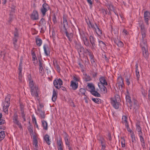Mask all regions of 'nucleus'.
I'll use <instances>...</instances> for the list:
<instances>
[{"mask_svg":"<svg viewBox=\"0 0 150 150\" xmlns=\"http://www.w3.org/2000/svg\"><path fill=\"white\" fill-rule=\"evenodd\" d=\"M14 37H17L18 38V30H17L16 28H15V30L14 33Z\"/></svg>","mask_w":150,"mask_h":150,"instance_id":"obj_53","label":"nucleus"},{"mask_svg":"<svg viewBox=\"0 0 150 150\" xmlns=\"http://www.w3.org/2000/svg\"><path fill=\"white\" fill-rule=\"evenodd\" d=\"M127 116H123L122 117V122L125 124V125H126V124H128V122L127 121Z\"/></svg>","mask_w":150,"mask_h":150,"instance_id":"obj_33","label":"nucleus"},{"mask_svg":"<svg viewBox=\"0 0 150 150\" xmlns=\"http://www.w3.org/2000/svg\"><path fill=\"white\" fill-rule=\"evenodd\" d=\"M57 96V92L54 89H53V90L52 96V100L53 102L56 101Z\"/></svg>","mask_w":150,"mask_h":150,"instance_id":"obj_20","label":"nucleus"},{"mask_svg":"<svg viewBox=\"0 0 150 150\" xmlns=\"http://www.w3.org/2000/svg\"><path fill=\"white\" fill-rule=\"evenodd\" d=\"M125 81L127 84H129L130 83V82L132 81V79L130 74H127L125 77Z\"/></svg>","mask_w":150,"mask_h":150,"instance_id":"obj_21","label":"nucleus"},{"mask_svg":"<svg viewBox=\"0 0 150 150\" xmlns=\"http://www.w3.org/2000/svg\"><path fill=\"white\" fill-rule=\"evenodd\" d=\"M95 26L96 27L95 28V29H94L93 30L95 31L96 33L99 36H100L102 35V31L100 29L98 28V26L97 24L95 23Z\"/></svg>","mask_w":150,"mask_h":150,"instance_id":"obj_22","label":"nucleus"},{"mask_svg":"<svg viewBox=\"0 0 150 150\" xmlns=\"http://www.w3.org/2000/svg\"><path fill=\"white\" fill-rule=\"evenodd\" d=\"M40 24H43L44 23H45V20L43 18H42L40 21Z\"/></svg>","mask_w":150,"mask_h":150,"instance_id":"obj_64","label":"nucleus"},{"mask_svg":"<svg viewBox=\"0 0 150 150\" xmlns=\"http://www.w3.org/2000/svg\"><path fill=\"white\" fill-rule=\"evenodd\" d=\"M132 106L133 105V112L135 114L139 112V105L138 101L135 99H132Z\"/></svg>","mask_w":150,"mask_h":150,"instance_id":"obj_6","label":"nucleus"},{"mask_svg":"<svg viewBox=\"0 0 150 150\" xmlns=\"http://www.w3.org/2000/svg\"><path fill=\"white\" fill-rule=\"evenodd\" d=\"M135 67H136V70H135V72H136V76L137 77V80H138L139 77H140V75L139 74V72L138 70V64L137 63H136V64L135 65Z\"/></svg>","mask_w":150,"mask_h":150,"instance_id":"obj_31","label":"nucleus"},{"mask_svg":"<svg viewBox=\"0 0 150 150\" xmlns=\"http://www.w3.org/2000/svg\"><path fill=\"white\" fill-rule=\"evenodd\" d=\"M116 84H124L123 79L121 75L117 78V83Z\"/></svg>","mask_w":150,"mask_h":150,"instance_id":"obj_27","label":"nucleus"},{"mask_svg":"<svg viewBox=\"0 0 150 150\" xmlns=\"http://www.w3.org/2000/svg\"><path fill=\"white\" fill-rule=\"evenodd\" d=\"M21 117L22 118L25 117V114L24 113V111L22 109H21Z\"/></svg>","mask_w":150,"mask_h":150,"instance_id":"obj_61","label":"nucleus"},{"mask_svg":"<svg viewBox=\"0 0 150 150\" xmlns=\"http://www.w3.org/2000/svg\"><path fill=\"white\" fill-rule=\"evenodd\" d=\"M74 42L75 44V47L77 50L83 47L80 42H77L76 41Z\"/></svg>","mask_w":150,"mask_h":150,"instance_id":"obj_32","label":"nucleus"},{"mask_svg":"<svg viewBox=\"0 0 150 150\" xmlns=\"http://www.w3.org/2000/svg\"><path fill=\"white\" fill-rule=\"evenodd\" d=\"M13 16H12L11 15L8 18V22H9L10 23H11L13 20Z\"/></svg>","mask_w":150,"mask_h":150,"instance_id":"obj_62","label":"nucleus"},{"mask_svg":"<svg viewBox=\"0 0 150 150\" xmlns=\"http://www.w3.org/2000/svg\"><path fill=\"white\" fill-rule=\"evenodd\" d=\"M57 147L64 146L62 139L60 137H59V138L57 139Z\"/></svg>","mask_w":150,"mask_h":150,"instance_id":"obj_26","label":"nucleus"},{"mask_svg":"<svg viewBox=\"0 0 150 150\" xmlns=\"http://www.w3.org/2000/svg\"><path fill=\"white\" fill-rule=\"evenodd\" d=\"M39 72L40 73H42L43 71V69L42 67L41 62L39 61Z\"/></svg>","mask_w":150,"mask_h":150,"instance_id":"obj_43","label":"nucleus"},{"mask_svg":"<svg viewBox=\"0 0 150 150\" xmlns=\"http://www.w3.org/2000/svg\"><path fill=\"white\" fill-rule=\"evenodd\" d=\"M86 22L88 25V27L90 29H92L93 30L95 29L96 27L95 25L93 23H91L89 19L88 20H86Z\"/></svg>","mask_w":150,"mask_h":150,"instance_id":"obj_15","label":"nucleus"},{"mask_svg":"<svg viewBox=\"0 0 150 150\" xmlns=\"http://www.w3.org/2000/svg\"><path fill=\"white\" fill-rule=\"evenodd\" d=\"M106 78L104 76H101L99 80L101 84H108Z\"/></svg>","mask_w":150,"mask_h":150,"instance_id":"obj_25","label":"nucleus"},{"mask_svg":"<svg viewBox=\"0 0 150 150\" xmlns=\"http://www.w3.org/2000/svg\"><path fill=\"white\" fill-rule=\"evenodd\" d=\"M32 120L33 123H36L37 122L35 117L34 115H32Z\"/></svg>","mask_w":150,"mask_h":150,"instance_id":"obj_58","label":"nucleus"},{"mask_svg":"<svg viewBox=\"0 0 150 150\" xmlns=\"http://www.w3.org/2000/svg\"><path fill=\"white\" fill-rule=\"evenodd\" d=\"M64 138L65 142V144L68 146H70V142L69 139V136L66 132L64 133Z\"/></svg>","mask_w":150,"mask_h":150,"instance_id":"obj_14","label":"nucleus"},{"mask_svg":"<svg viewBox=\"0 0 150 150\" xmlns=\"http://www.w3.org/2000/svg\"><path fill=\"white\" fill-rule=\"evenodd\" d=\"M97 139L99 141V142L101 144L105 143V141L103 138L100 135L97 136Z\"/></svg>","mask_w":150,"mask_h":150,"instance_id":"obj_30","label":"nucleus"},{"mask_svg":"<svg viewBox=\"0 0 150 150\" xmlns=\"http://www.w3.org/2000/svg\"><path fill=\"white\" fill-rule=\"evenodd\" d=\"M42 126L43 127L44 130H47V122L46 121L44 120H41Z\"/></svg>","mask_w":150,"mask_h":150,"instance_id":"obj_35","label":"nucleus"},{"mask_svg":"<svg viewBox=\"0 0 150 150\" xmlns=\"http://www.w3.org/2000/svg\"><path fill=\"white\" fill-rule=\"evenodd\" d=\"M85 90L84 88H81L80 89V92L83 94L85 95Z\"/></svg>","mask_w":150,"mask_h":150,"instance_id":"obj_57","label":"nucleus"},{"mask_svg":"<svg viewBox=\"0 0 150 150\" xmlns=\"http://www.w3.org/2000/svg\"><path fill=\"white\" fill-rule=\"evenodd\" d=\"M92 100L96 103L99 104L101 103V100L99 98H93Z\"/></svg>","mask_w":150,"mask_h":150,"instance_id":"obj_42","label":"nucleus"},{"mask_svg":"<svg viewBox=\"0 0 150 150\" xmlns=\"http://www.w3.org/2000/svg\"><path fill=\"white\" fill-rule=\"evenodd\" d=\"M63 27L61 28V30L63 31L66 30H67V28L68 26V23L65 17H63Z\"/></svg>","mask_w":150,"mask_h":150,"instance_id":"obj_11","label":"nucleus"},{"mask_svg":"<svg viewBox=\"0 0 150 150\" xmlns=\"http://www.w3.org/2000/svg\"><path fill=\"white\" fill-rule=\"evenodd\" d=\"M130 136L132 138V141L133 143V146H134L133 143H135L136 142V140L135 139V135L133 132H132V133L130 134Z\"/></svg>","mask_w":150,"mask_h":150,"instance_id":"obj_34","label":"nucleus"},{"mask_svg":"<svg viewBox=\"0 0 150 150\" xmlns=\"http://www.w3.org/2000/svg\"><path fill=\"white\" fill-rule=\"evenodd\" d=\"M136 129L137 131H139L142 129L140 126L138 124H137L136 126Z\"/></svg>","mask_w":150,"mask_h":150,"instance_id":"obj_63","label":"nucleus"},{"mask_svg":"<svg viewBox=\"0 0 150 150\" xmlns=\"http://www.w3.org/2000/svg\"><path fill=\"white\" fill-rule=\"evenodd\" d=\"M125 98L126 102L129 105V108L131 110L132 108V105H131L132 101L131 100V97L129 96L128 93L126 95Z\"/></svg>","mask_w":150,"mask_h":150,"instance_id":"obj_13","label":"nucleus"},{"mask_svg":"<svg viewBox=\"0 0 150 150\" xmlns=\"http://www.w3.org/2000/svg\"><path fill=\"white\" fill-rule=\"evenodd\" d=\"M28 131L30 134H33V126L31 125H29L28 127Z\"/></svg>","mask_w":150,"mask_h":150,"instance_id":"obj_46","label":"nucleus"},{"mask_svg":"<svg viewBox=\"0 0 150 150\" xmlns=\"http://www.w3.org/2000/svg\"><path fill=\"white\" fill-rule=\"evenodd\" d=\"M115 97L111 98V103L114 108L117 109L119 108V103L117 102V100L119 98V96L118 95H115Z\"/></svg>","mask_w":150,"mask_h":150,"instance_id":"obj_4","label":"nucleus"},{"mask_svg":"<svg viewBox=\"0 0 150 150\" xmlns=\"http://www.w3.org/2000/svg\"><path fill=\"white\" fill-rule=\"evenodd\" d=\"M146 38V36L144 38H143L142 36V41L141 43V46L142 50H145V48L147 47V41Z\"/></svg>","mask_w":150,"mask_h":150,"instance_id":"obj_9","label":"nucleus"},{"mask_svg":"<svg viewBox=\"0 0 150 150\" xmlns=\"http://www.w3.org/2000/svg\"><path fill=\"white\" fill-rule=\"evenodd\" d=\"M5 134L4 133V131H1L0 132V141L2 140L5 137Z\"/></svg>","mask_w":150,"mask_h":150,"instance_id":"obj_41","label":"nucleus"},{"mask_svg":"<svg viewBox=\"0 0 150 150\" xmlns=\"http://www.w3.org/2000/svg\"><path fill=\"white\" fill-rule=\"evenodd\" d=\"M84 81L86 82L89 81L91 80V78L90 76L86 74L84 76Z\"/></svg>","mask_w":150,"mask_h":150,"instance_id":"obj_45","label":"nucleus"},{"mask_svg":"<svg viewBox=\"0 0 150 150\" xmlns=\"http://www.w3.org/2000/svg\"><path fill=\"white\" fill-rule=\"evenodd\" d=\"M139 25L140 28V32L142 38H144L145 36H146L147 29L145 28L143 21H140L139 22Z\"/></svg>","mask_w":150,"mask_h":150,"instance_id":"obj_3","label":"nucleus"},{"mask_svg":"<svg viewBox=\"0 0 150 150\" xmlns=\"http://www.w3.org/2000/svg\"><path fill=\"white\" fill-rule=\"evenodd\" d=\"M84 50V48L83 46L82 47H81L80 48H79V49L78 50H77L78 52L79 53V56H80L81 53L83 52Z\"/></svg>","mask_w":150,"mask_h":150,"instance_id":"obj_49","label":"nucleus"},{"mask_svg":"<svg viewBox=\"0 0 150 150\" xmlns=\"http://www.w3.org/2000/svg\"><path fill=\"white\" fill-rule=\"evenodd\" d=\"M87 2L89 4L90 7L91 8L92 7L93 2L91 0H86Z\"/></svg>","mask_w":150,"mask_h":150,"instance_id":"obj_55","label":"nucleus"},{"mask_svg":"<svg viewBox=\"0 0 150 150\" xmlns=\"http://www.w3.org/2000/svg\"><path fill=\"white\" fill-rule=\"evenodd\" d=\"M30 18L33 20L38 19H39V16L37 11L35 10L34 11L31 15Z\"/></svg>","mask_w":150,"mask_h":150,"instance_id":"obj_10","label":"nucleus"},{"mask_svg":"<svg viewBox=\"0 0 150 150\" xmlns=\"http://www.w3.org/2000/svg\"><path fill=\"white\" fill-rule=\"evenodd\" d=\"M19 71V72L18 73V79L20 81H21L22 77V71H21V72H20V71Z\"/></svg>","mask_w":150,"mask_h":150,"instance_id":"obj_56","label":"nucleus"},{"mask_svg":"<svg viewBox=\"0 0 150 150\" xmlns=\"http://www.w3.org/2000/svg\"><path fill=\"white\" fill-rule=\"evenodd\" d=\"M27 78L29 84H33V81L32 79L31 75L28 74L27 76Z\"/></svg>","mask_w":150,"mask_h":150,"instance_id":"obj_39","label":"nucleus"},{"mask_svg":"<svg viewBox=\"0 0 150 150\" xmlns=\"http://www.w3.org/2000/svg\"><path fill=\"white\" fill-rule=\"evenodd\" d=\"M13 122L14 124L18 126L21 129H23L21 124L19 121L18 115L16 113H15L13 116Z\"/></svg>","mask_w":150,"mask_h":150,"instance_id":"obj_5","label":"nucleus"},{"mask_svg":"<svg viewBox=\"0 0 150 150\" xmlns=\"http://www.w3.org/2000/svg\"><path fill=\"white\" fill-rule=\"evenodd\" d=\"M33 145L34 146L33 150H38V141L37 137L35 135H34L33 137Z\"/></svg>","mask_w":150,"mask_h":150,"instance_id":"obj_12","label":"nucleus"},{"mask_svg":"<svg viewBox=\"0 0 150 150\" xmlns=\"http://www.w3.org/2000/svg\"><path fill=\"white\" fill-rule=\"evenodd\" d=\"M63 82L60 79H55L53 81V84H62Z\"/></svg>","mask_w":150,"mask_h":150,"instance_id":"obj_29","label":"nucleus"},{"mask_svg":"<svg viewBox=\"0 0 150 150\" xmlns=\"http://www.w3.org/2000/svg\"><path fill=\"white\" fill-rule=\"evenodd\" d=\"M10 96L9 95H7V96L5 98V100L4 105H6V106H9L10 103Z\"/></svg>","mask_w":150,"mask_h":150,"instance_id":"obj_19","label":"nucleus"},{"mask_svg":"<svg viewBox=\"0 0 150 150\" xmlns=\"http://www.w3.org/2000/svg\"><path fill=\"white\" fill-rule=\"evenodd\" d=\"M87 86L89 89V91L90 92L93 90H95V89L94 85H87Z\"/></svg>","mask_w":150,"mask_h":150,"instance_id":"obj_44","label":"nucleus"},{"mask_svg":"<svg viewBox=\"0 0 150 150\" xmlns=\"http://www.w3.org/2000/svg\"><path fill=\"white\" fill-rule=\"evenodd\" d=\"M32 55L33 61L37 60L35 54L34 52H32Z\"/></svg>","mask_w":150,"mask_h":150,"instance_id":"obj_48","label":"nucleus"},{"mask_svg":"<svg viewBox=\"0 0 150 150\" xmlns=\"http://www.w3.org/2000/svg\"><path fill=\"white\" fill-rule=\"evenodd\" d=\"M125 126L127 128V131L128 132H130V133H132V132H132V130L130 128L128 124H126V125H125Z\"/></svg>","mask_w":150,"mask_h":150,"instance_id":"obj_52","label":"nucleus"},{"mask_svg":"<svg viewBox=\"0 0 150 150\" xmlns=\"http://www.w3.org/2000/svg\"><path fill=\"white\" fill-rule=\"evenodd\" d=\"M31 95L35 97L39 96L40 93V89L37 85H29Z\"/></svg>","mask_w":150,"mask_h":150,"instance_id":"obj_2","label":"nucleus"},{"mask_svg":"<svg viewBox=\"0 0 150 150\" xmlns=\"http://www.w3.org/2000/svg\"><path fill=\"white\" fill-rule=\"evenodd\" d=\"M143 52V54L145 58L147 59L148 57L149 54L148 52L146 50L145 48V50H142Z\"/></svg>","mask_w":150,"mask_h":150,"instance_id":"obj_40","label":"nucleus"},{"mask_svg":"<svg viewBox=\"0 0 150 150\" xmlns=\"http://www.w3.org/2000/svg\"><path fill=\"white\" fill-rule=\"evenodd\" d=\"M17 43H13L14 45V48L16 50H17L18 47V46L17 44Z\"/></svg>","mask_w":150,"mask_h":150,"instance_id":"obj_60","label":"nucleus"},{"mask_svg":"<svg viewBox=\"0 0 150 150\" xmlns=\"http://www.w3.org/2000/svg\"><path fill=\"white\" fill-rule=\"evenodd\" d=\"M78 85H70L69 88L73 90H75L78 87Z\"/></svg>","mask_w":150,"mask_h":150,"instance_id":"obj_47","label":"nucleus"},{"mask_svg":"<svg viewBox=\"0 0 150 150\" xmlns=\"http://www.w3.org/2000/svg\"><path fill=\"white\" fill-rule=\"evenodd\" d=\"M144 18L145 22L146 25H148L149 24V20L150 18V13L148 11H146L144 13Z\"/></svg>","mask_w":150,"mask_h":150,"instance_id":"obj_8","label":"nucleus"},{"mask_svg":"<svg viewBox=\"0 0 150 150\" xmlns=\"http://www.w3.org/2000/svg\"><path fill=\"white\" fill-rule=\"evenodd\" d=\"M139 137L140 141L141 143V145L142 147L143 148H144L145 147V144L144 138L142 135L139 136Z\"/></svg>","mask_w":150,"mask_h":150,"instance_id":"obj_28","label":"nucleus"},{"mask_svg":"<svg viewBox=\"0 0 150 150\" xmlns=\"http://www.w3.org/2000/svg\"><path fill=\"white\" fill-rule=\"evenodd\" d=\"M47 4L46 3V1L42 5V7L41 9V11L42 13L43 16H44L45 14V13L47 11L46 9V6Z\"/></svg>","mask_w":150,"mask_h":150,"instance_id":"obj_17","label":"nucleus"},{"mask_svg":"<svg viewBox=\"0 0 150 150\" xmlns=\"http://www.w3.org/2000/svg\"><path fill=\"white\" fill-rule=\"evenodd\" d=\"M46 130H44L43 129V130L42 131L43 133V137L44 142L47 143V134H45V133L46 132Z\"/></svg>","mask_w":150,"mask_h":150,"instance_id":"obj_37","label":"nucleus"},{"mask_svg":"<svg viewBox=\"0 0 150 150\" xmlns=\"http://www.w3.org/2000/svg\"><path fill=\"white\" fill-rule=\"evenodd\" d=\"M114 42L119 47H122L124 45L123 42L117 39H113Z\"/></svg>","mask_w":150,"mask_h":150,"instance_id":"obj_18","label":"nucleus"},{"mask_svg":"<svg viewBox=\"0 0 150 150\" xmlns=\"http://www.w3.org/2000/svg\"><path fill=\"white\" fill-rule=\"evenodd\" d=\"M79 81V78L74 76L73 78V80L71 81V84H78V81Z\"/></svg>","mask_w":150,"mask_h":150,"instance_id":"obj_23","label":"nucleus"},{"mask_svg":"<svg viewBox=\"0 0 150 150\" xmlns=\"http://www.w3.org/2000/svg\"><path fill=\"white\" fill-rule=\"evenodd\" d=\"M79 33L81 38L84 45L87 47L90 46L93 50H96L97 47L96 45V39L93 35H91L89 37L90 43L88 39V34L84 33L83 31L80 32Z\"/></svg>","mask_w":150,"mask_h":150,"instance_id":"obj_1","label":"nucleus"},{"mask_svg":"<svg viewBox=\"0 0 150 150\" xmlns=\"http://www.w3.org/2000/svg\"><path fill=\"white\" fill-rule=\"evenodd\" d=\"M91 93L92 95L96 97H100V94L97 91H96L95 90L91 92Z\"/></svg>","mask_w":150,"mask_h":150,"instance_id":"obj_38","label":"nucleus"},{"mask_svg":"<svg viewBox=\"0 0 150 150\" xmlns=\"http://www.w3.org/2000/svg\"><path fill=\"white\" fill-rule=\"evenodd\" d=\"M9 107V106H7L6 105H5L4 104L3 109L4 111L6 113V112H8V110Z\"/></svg>","mask_w":150,"mask_h":150,"instance_id":"obj_51","label":"nucleus"},{"mask_svg":"<svg viewBox=\"0 0 150 150\" xmlns=\"http://www.w3.org/2000/svg\"><path fill=\"white\" fill-rule=\"evenodd\" d=\"M88 53V55L91 59V62L93 65H96V63L95 61L94 56L92 52L90 51L89 50L87 49L86 50Z\"/></svg>","mask_w":150,"mask_h":150,"instance_id":"obj_7","label":"nucleus"},{"mask_svg":"<svg viewBox=\"0 0 150 150\" xmlns=\"http://www.w3.org/2000/svg\"><path fill=\"white\" fill-rule=\"evenodd\" d=\"M64 32L66 34V36L68 39L71 42L72 41V39L73 37V34L72 33H69L67 30H64Z\"/></svg>","mask_w":150,"mask_h":150,"instance_id":"obj_16","label":"nucleus"},{"mask_svg":"<svg viewBox=\"0 0 150 150\" xmlns=\"http://www.w3.org/2000/svg\"><path fill=\"white\" fill-rule=\"evenodd\" d=\"M35 40L37 45L39 47L40 46L42 43V40L41 39L38 38H36Z\"/></svg>","mask_w":150,"mask_h":150,"instance_id":"obj_36","label":"nucleus"},{"mask_svg":"<svg viewBox=\"0 0 150 150\" xmlns=\"http://www.w3.org/2000/svg\"><path fill=\"white\" fill-rule=\"evenodd\" d=\"M99 45L101 47H105L106 46V45L102 41L100 40L99 41Z\"/></svg>","mask_w":150,"mask_h":150,"instance_id":"obj_50","label":"nucleus"},{"mask_svg":"<svg viewBox=\"0 0 150 150\" xmlns=\"http://www.w3.org/2000/svg\"><path fill=\"white\" fill-rule=\"evenodd\" d=\"M40 117L44 119L45 118V112L42 111L40 112Z\"/></svg>","mask_w":150,"mask_h":150,"instance_id":"obj_54","label":"nucleus"},{"mask_svg":"<svg viewBox=\"0 0 150 150\" xmlns=\"http://www.w3.org/2000/svg\"><path fill=\"white\" fill-rule=\"evenodd\" d=\"M101 91L103 93H105L107 92V89L104 86V85H98Z\"/></svg>","mask_w":150,"mask_h":150,"instance_id":"obj_24","label":"nucleus"},{"mask_svg":"<svg viewBox=\"0 0 150 150\" xmlns=\"http://www.w3.org/2000/svg\"><path fill=\"white\" fill-rule=\"evenodd\" d=\"M123 140L121 142L122 147H125V142L124 139H123Z\"/></svg>","mask_w":150,"mask_h":150,"instance_id":"obj_59","label":"nucleus"}]
</instances>
